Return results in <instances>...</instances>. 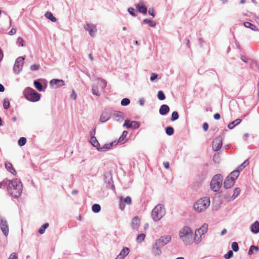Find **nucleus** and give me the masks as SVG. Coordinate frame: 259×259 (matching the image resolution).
<instances>
[{"instance_id":"37998d69","label":"nucleus","mask_w":259,"mask_h":259,"mask_svg":"<svg viewBox=\"0 0 259 259\" xmlns=\"http://www.w3.org/2000/svg\"><path fill=\"white\" fill-rule=\"evenodd\" d=\"M174 128L172 127H167L166 128V133L169 135L171 136L174 134Z\"/></svg>"},{"instance_id":"bb28decb","label":"nucleus","mask_w":259,"mask_h":259,"mask_svg":"<svg viewBox=\"0 0 259 259\" xmlns=\"http://www.w3.org/2000/svg\"><path fill=\"white\" fill-rule=\"evenodd\" d=\"M241 121V120L240 119H237L235 120L234 121H232L230 123H229L228 125V127L229 129L232 130L234 128V127L237 125H238L239 123H240Z\"/></svg>"},{"instance_id":"39448f33","label":"nucleus","mask_w":259,"mask_h":259,"mask_svg":"<svg viewBox=\"0 0 259 259\" xmlns=\"http://www.w3.org/2000/svg\"><path fill=\"white\" fill-rule=\"evenodd\" d=\"M223 177L220 174H217L213 176L210 182L211 190L214 192L218 191L222 185Z\"/></svg>"},{"instance_id":"aec40b11","label":"nucleus","mask_w":259,"mask_h":259,"mask_svg":"<svg viewBox=\"0 0 259 259\" xmlns=\"http://www.w3.org/2000/svg\"><path fill=\"white\" fill-rule=\"evenodd\" d=\"M235 181L227 177L224 182V187L227 188H230L233 186Z\"/></svg>"},{"instance_id":"3c124183","label":"nucleus","mask_w":259,"mask_h":259,"mask_svg":"<svg viewBox=\"0 0 259 259\" xmlns=\"http://www.w3.org/2000/svg\"><path fill=\"white\" fill-rule=\"evenodd\" d=\"M219 158H220V156H219V154H215L213 156V159L214 162L215 163H219Z\"/></svg>"},{"instance_id":"c85d7f7f","label":"nucleus","mask_w":259,"mask_h":259,"mask_svg":"<svg viewBox=\"0 0 259 259\" xmlns=\"http://www.w3.org/2000/svg\"><path fill=\"white\" fill-rule=\"evenodd\" d=\"M244 26L245 27L249 28L251 29L252 30H254V31H256L257 30L256 27L254 25L251 24L250 22H244Z\"/></svg>"},{"instance_id":"774afa93","label":"nucleus","mask_w":259,"mask_h":259,"mask_svg":"<svg viewBox=\"0 0 259 259\" xmlns=\"http://www.w3.org/2000/svg\"><path fill=\"white\" fill-rule=\"evenodd\" d=\"M77 191L76 190H74L72 192V194L73 195L76 194L77 193Z\"/></svg>"},{"instance_id":"423d86ee","label":"nucleus","mask_w":259,"mask_h":259,"mask_svg":"<svg viewBox=\"0 0 259 259\" xmlns=\"http://www.w3.org/2000/svg\"><path fill=\"white\" fill-rule=\"evenodd\" d=\"M106 85V81L101 79H98L96 83L94 85L93 87V94L97 96H99L100 93L104 91Z\"/></svg>"},{"instance_id":"c756f323","label":"nucleus","mask_w":259,"mask_h":259,"mask_svg":"<svg viewBox=\"0 0 259 259\" xmlns=\"http://www.w3.org/2000/svg\"><path fill=\"white\" fill-rule=\"evenodd\" d=\"M91 142L94 147L97 148L98 149H100L99 147L100 144L95 137H93L91 138Z\"/></svg>"},{"instance_id":"49530a36","label":"nucleus","mask_w":259,"mask_h":259,"mask_svg":"<svg viewBox=\"0 0 259 259\" xmlns=\"http://www.w3.org/2000/svg\"><path fill=\"white\" fill-rule=\"evenodd\" d=\"M40 68L39 65L33 64L30 66V69L32 71L38 70Z\"/></svg>"},{"instance_id":"c9c22d12","label":"nucleus","mask_w":259,"mask_h":259,"mask_svg":"<svg viewBox=\"0 0 259 259\" xmlns=\"http://www.w3.org/2000/svg\"><path fill=\"white\" fill-rule=\"evenodd\" d=\"M3 107L4 109H8L10 107V102L8 99H5L3 102Z\"/></svg>"},{"instance_id":"f257e3e1","label":"nucleus","mask_w":259,"mask_h":259,"mask_svg":"<svg viewBox=\"0 0 259 259\" xmlns=\"http://www.w3.org/2000/svg\"><path fill=\"white\" fill-rule=\"evenodd\" d=\"M3 184H5L9 193L12 196L17 198L20 196L22 191V185L18 179L10 181L5 179L3 181Z\"/></svg>"},{"instance_id":"c03bdc74","label":"nucleus","mask_w":259,"mask_h":259,"mask_svg":"<svg viewBox=\"0 0 259 259\" xmlns=\"http://www.w3.org/2000/svg\"><path fill=\"white\" fill-rule=\"evenodd\" d=\"M179 118V114L177 111H174L172 112L171 115V120L174 121L178 119Z\"/></svg>"},{"instance_id":"8fccbe9b","label":"nucleus","mask_w":259,"mask_h":259,"mask_svg":"<svg viewBox=\"0 0 259 259\" xmlns=\"http://www.w3.org/2000/svg\"><path fill=\"white\" fill-rule=\"evenodd\" d=\"M128 12H129V13L132 15L133 16H136V13H135V10L134 8H128Z\"/></svg>"},{"instance_id":"7c9ffc66","label":"nucleus","mask_w":259,"mask_h":259,"mask_svg":"<svg viewBox=\"0 0 259 259\" xmlns=\"http://www.w3.org/2000/svg\"><path fill=\"white\" fill-rule=\"evenodd\" d=\"M34 85L38 91L41 92L43 91L42 86L39 81L35 80L34 81Z\"/></svg>"},{"instance_id":"e433bc0d","label":"nucleus","mask_w":259,"mask_h":259,"mask_svg":"<svg viewBox=\"0 0 259 259\" xmlns=\"http://www.w3.org/2000/svg\"><path fill=\"white\" fill-rule=\"evenodd\" d=\"M109 119V117L107 114H103L100 117V121L101 122H104L108 120Z\"/></svg>"},{"instance_id":"4d7b16f0","label":"nucleus","mask_w":259,"mask_h":259,"mask_svg":"<svg viewBox=\"0 0 259 259\" xmlns=\"http://www.w3.org/2000/svg\"><path fill=\"white\" fill-rule=\"evenodd\" d=\"M213 118L215 120H219L221 118V115L219 113H215L213 115Z\"/></svg>"},{"instance_id":"603ef678","label":"nucleus","mask_w":259,"mask_h":259,"mask_svg":"<svg viewBox=\"0 0 259 259\" xmlns=\"http://www.w3.org/2000/svg\"><path fill=\"white\" fill-rule=\"evenodd\" d=\"M8 259H18V257L15 253H12L10 254Z\"/></svg>"},{"instance_id":"b1692460","label":"nucleus","mask_w":259,"mask_h":259,"mask_svg":"<svg viewBox=\"0 0 259 259\" xmlns=\"http://www.w3.org/2000/svg\"><path fill=\"white\" fill-rule=\"evenodd\" d=\"M169 108L167 105H162L159 109V113L161 115H165L169 112Z\"/></svg>"},{"instance_id":"09e8293b","label":"nucleus","mask_w":259,"mask_h":259,"mask_svg":"<svg viewBox=\"0 0 259 259\" xmlns=\"http://www.w3.org/2000/svg\"><path fill=\"white\" fill-rule=\"evenodd\" d=\"M24 42V40L22 38H21V37L18 38L17 43L19 46L23 47L24 46V45H23Z\"/></svg>"},{"instance_id":"20e7f679","label":"nucleus","mask_w":259,"mask_h":259,"mask_svg":"<svg viewBox=\"0 0 259 259\" xmlns=\"http://www.w3.org/2000/svg\"><path fill=\"white\" fill-rule=\"evenodd\" d=\"M24 95L26 99L30 102H37L40 99V95L30 88H27L24 90Z\"/></svg>"},{"instance_id":"cd10ccee","label":"nucleus","mask_w":259,"mask_h":259,"mask_svg":"<svg viewBox=\"0 0 259 259\" xmlns=\"http://www.w3.org/2000/svg\"><path fill=\"white\" fill-rule=\"evenodd\" d=\"M45 16L48 19L51 20L53 22H55L57 21V19L53 15L52 13L50 12H47Z\"/></svg>"},{"instance_id":"69168bd1","label":"nucleus","mask_w":259,"mask_h":259,"mask_svg":"<svg viewBox=\"0 0 259 259\" xmlns=\"http://www.w3.org/2000/svg\"><path fill=\"white\" fill-rule=\"evenodd\" d=\"M241 59H242V61H243L245 62H247V59L245 57H244V56L242 57H241Z\"/></svg>"},{"instance_id":"a878e982","label":"nucleus","mask_w":259,"mask_h":259,"mask_svg":"<svg viewBox=\"0 0 259 259\" xmlns=\"http://www.w3.org/2000/svg\"><path fill=\"white\" fill-rule=\"evenodd\" d=\"M239 175V170H236L232 171L228 177L235 181V180L238 177Z\"/></svg>"},{"instance_id":"393cba45","label":"nucleus","mask_w":259,"mask_h":259,"mask_svg":"<svg viewBox=\"0 0 259 259\" xmlns=\"http://www.w3.org/2000/svg\"><path fill=\"white\" fill-rule=\"evenodd\" d=\"M117 143L116 141L111 142L109 144H105L104 146L100 148V150L103 151H105L107 150L110 149L113 145H116Z\"/></svg>"},{"instance_id":"4468645a","label":"nucleus","mask_w":259,"mask_h":259,"mask_svg":"<svg viewBox=\"0 0 259 259\" xmlns=\"http://www.w3.org/2000/svg\"><path fill=\"white\" fill-rule=\"evenodd\" d=\"M84 29L89 31L92 36H94L97 32V28L95 25L91 24H86L84 25Z\"/></svg>"},{"instance_id":"2eb2a0df","label":"nucleus","mask_w":259,"mask_h":259,"mask_svg":"<svg viewBox=\"0 0 259 259\" xmlns=\"http://www.w3.org/2000/svg\"><path fill=\"white\" fill-rule=\"evenodd\" d=\"M0 226L3 233L6 236H7L9 233V228L7 221L5 220H2Z\"/></svg>"},{"instance_id":"79ce46f5","label":"nucleus","mask_w":259,"mask_h":259,"mask_svg":"<svg viewBox=\"0 0 259 259\" xmlns=\"http://www.w3.org/2000/svg\"><path fill=\"white\" fill-rule=\"evenodd\" d=\"M258 248L257 247L254 246V245H251L249 248V251H248V254H251L253 253V250L257 251H258Z\"/></svg>"},{"instance_id":"e2e57ef3","label":"nucleus","mask_w":259,"mask_h":259,"mask_svg":"<svg viewBox=\"0 0 259 259\" xmlns=\"http://www.w3.org/2000/svg\"><path fill=\"white\" fill-rule=\"evenodd\" d=\"M139 103L141 106L144 105V100L143 99H141L139 100Z\"/></svg>"},{"instance_id":"052dcab7","label":"nucleus","mask_w":259,"mask_h":259,"mask_svg":"<svg viewBox=\"0 0 259 259\" xmlns=\"http://www.w3.org/2000/svg\"><path fill=\"white\" fill-rule=\"evenodd\" d=\"M16 33V29L15 28H12L9 32V34L13 35Z\"/></svg>"},{"instance_id":"ddd939ff","label":"nucleus","mask_w":259,"mask_h":259,"mask_svg":"<svg viewBox=\"0 0 259 259\" xmlns=\"http://www.w3.org/2000/svg\"><path fill=\"white\" fill-rule=\"evenodd\" d=\"M123 126L127 128H131L133 129H136L139 127L140 124L138 122L136 121H130V120H126L123 124Z\"/></svg>"},{"instance_id":"a18cd8bd","label":"nucleus","mask_w":259,"mask_h":259,"mask_svg":"<svg viewBox=\"0 0 259 259\" xmlns=\"http://www.w3.org/2000/svg\"><path fill=\"white\" fill-rule=\"evenodd\" d=\"M233 255V253L232 250H229L227 254L224 255V257L226 259H229Z\"/></svg>"},{"instance_id":"9d476101","label":"nucleus","mask_w":259,"mask_h":259,"mask_svg":"<svg viewBox=\"0 0 259 259\" xmlns=\"http://www.w3.org/2000/svg\"><path fill=\"white\" fill-rule=\"evenodd\" d=\"M132 198L130 196H127L124 198L122 196L119 197V207L121 210H123L125 207V204L130 205L132 203Z\"/></svg>"},{"instance_id":"2f4dec72","label":"nucleus","mask_w":259,"mask_h":259,"mask_svg":"<svg viewBox=\"0 0 259 259\" xmlns=\"http://www.w3.org/2000/svg\"><path fill=\"white\" fill-rule=\"evenodd\" d=\"M143 22L148 24L150 26L154 27L156 26V23L153 21L146 19L143 20Z\"/></svg>"},{"instance_id":"4c0bfd02","label":"nucleus","mask_w":259,"mask_h":259,"mask_svg":"<svg viewBox=\"0 0 259 259\" xmlns=\"http://www.w3.org/2000/svg\"><path fill=\"white\" fill-rule=\"evenodd\" d=\"M26 139L24 137H21L18 140V144L20 146H22L26 144Z\"/></svg>"},{"instance_id":"7ed1b4c3","label":"nucleus","mask_w":259,"mask_h":259,"mask_svg":"<svg viewBox=\"0 0 259 259\" xmlns=\"http://www.w3.org/2000/svg\"><path fill=\"white\" fill-rule=\"evenodd\" d=\"M210 205V200L208 197H205L199 199L194 204L195 210L198 212L204 211Z\"/></svg>"},{"instance_id":"a19ab883","label":"nucleus","mask_w":259,"mask_h":259,"mask_svg":"<svg viewBox=\"0 0 259 259\" xmlns=\"http://www.w3.org/2000/svg\"><path fill=\"white\" fill-rule=\"evenodd\" d=\"M231 247L235 252L237 251L239 249L238 244L236 242H234L232 243Z\"/></svg>"},{"instance_id":"dca6fc26","label":"nucleus","mask_w":259,"mask_h":259,"mask_svg":"<svg viewBox=\"0 0 259 259\" xmlns=\"http://www.w3.org/2000/svg\"><path fill=\"white\" fill-rule=\"evenodd\" d=\"M129 252L130 249L128 247H123L115 259H124L128 254Z\"/></svg>"},{"instance_id":"a211bd4d","label":"nucleus","mask_w":259,"mask_h":259,"mask_svg":"<svg viewBox=\"0 0 259 259\" xmlns=\"http://www.w3.org/2000/svg\"><path fill=\"white\" fill-rule=\"evenodd\" d=\"M162 246H160L159 245H158L157 244V242H155V243L153 244L152 249V253L155 255H159L161 253V251L160 249V248Z\"/></svg>"},{"instance_id":"6ab92c4d","label":"nucleus","mask_w":259,"mask_h":259,"mask_svg":"<svg viewBox=\"0 0 259 259\" xmlns=\"http://www.w3.org/2000/svg\"><path fill=\"white\" fill-rule=\"evenodd\" d=\"M137 10L142 14L145 15L147 13V9L143 2L139 3L136 7Z\"/></svg>"},{"instance_id":"4be33fe9","label":"nucleus","mask_w":259,"mask_h":259,"mask_svg":"<svg viewBox=\"0 0 259 259\" xmlns=\"http://www.w3.org/2000/svg\"><path fill=\"white\" fill-rule=\"evenodd\" d=\"M251 231L254 234L259 232V222L255 221L250 227Z\"/></svg>"},{"instance_id":"58836bf2","label":"nucleus","mask_w":259,"mask_h":259,"mask_svg":"<svg viewBox=\"0 0 259 259\" xmlns=\"http://www.w3.org/2000/svg\"><path fill=\"white\" fill-rule=\"evenodd\" d=\"M157 97L160 100H163L165 99V97L162 91H160L158 92L157 94Z\"/></svg>"},{"instance_id":"9b49d317","label":"nucleus","mask_w":259,"mask_h":259,"mask_svg":"<svg viewBox=\"0 0 259 259\" xmlns=\"http://www.w3.org/2000/svg\"><path fill=\"white\" fill-rule=\"evenodd\" d=\"M171 240V236L170 235H166L162 236L159 239L157 240L156 242L158 245H159L160 246H163L169 243Z\"/></svg>"},{"instance_id":"1a4fd4ad","label":"nucleus","mask_w":259,"mask_h":259,"mask_svg":"<svg viewBox=\"0 0 259 259\" xmlns=\"http://www.w3.org/2000/svg\"><path fill=\"white\" fill-rule=\"evenodd\" d=\"M24 59L23 57H18L16 59L13 67L14 71L15 73H18L22 69L24 64Z\"/></svg>"},{"instance_id":"f03ea898","label":"nucleus","mask_w":259,"mask_h":259,"mask_svg":"<svg viewBox=\"0 0 259 259\" xmlns=\"http://www.w3.org/2000/svg\"><path fill=\"white\" fill-rule=\"evenodd\" d=\"M193 232L191 228L188 226L184 227L179 232L180 238L186 244H189L192 240Z\"/></svg>"},{"instance_id":"5701e85b","label":"nucleus","mask_w":259,"mask_h":259,"mask_svg":"<svg viewBox=\"0 0 259 259\" xmlns=\"http://www.w3.org/2000/svg\"><path fill=\"white\" fill-rule=\"evenodd\" d=\"M140 220L139 218L138 217H134L132 223V227L134 229H137L140 226Z\"/></svg>"},{"instance_id":"de8ad7c7","label":"nucleus","mask_w":259,"mask_h":259,"mask_svg":"<svg viewBox=\"0 0 259 259\" xmlns=\"http://www.w3.org/2000/svg\"><path fill=\"white\" fill-rule=\"evenodd\" d=\"M240 192V190L239 188L235 189L234 190V194L232 196L234 197V198H235L239 194Z\"/></svg>"},{"instance_id":"412c9836","label":"nucleus","mask_w":259,"mask_h":259,"mask_svg":"<svg viewBox=\"0 0 259 259\" xmlns=\"http://www.w3.org/2000/svg\"><path fill=\"white\" fill-rule=\"evenodd\" d=\"M5 167L9 172H10L14 176L16 175L17 172L15 169L13 168V166L11 163L9 162H6L5 163Z\"/></svg>"},{"instance_id":"ea45409f","label":"nucleus","mask_w":259,"mask_h":259,"mask_svg":"<svg viewBox=\"0 0 259 259\" xmlns=\"http://www.w3.org/2000/svg\"><path fill=\"white\" fill-rule=\"evenodd\" d=\"M130 103V100L128 98H124L121 101L122 106H127Z\"/></svg>"},{"instance_id":"0eeeda50","label":"nucleus","mask_w":259,"mask_h":259,"mask_svg":"<svg viewBox=\"0 0 259 259\" xmlns=\"http://www.w3.org/2000/svg\"><path fill=\"white\" fill-rule=\"evenodd\" d=\"M165 214V209L163 205H157L153 209L152 217L155 221L159 220Z\"/></svg>"},{"instance_id":"72a5a7b5","label":"nucleus","mask_w":259,"mask_h":259,"mask_svg":"<svg viewBox=\"0 0 259 259\" xmlns=\"http://www.w3.org/2000/svg\"><path fill=\"white\" fill-rule=\"evenodd\" d=\"M145 235L144 234H140L138 235L136 240L137 242L141 243L143 241H144L145 238Z\"/></svg>"},{"instance_id":"13d9d810","label":"nucleus","mask_w":259,"mask_h":259,"mask_svg":"<svg viewBox=\"0 0 259 259\" xmlns=\"http://www.w3.org/2000/svg\"><path fill=\"white\" fill-rule=\"evenodd\" d=\"M157 77V75L155 73H152L151 76V77H150V80L151 81H153L154 79H155Z\"/></svg>"},{"instance_id":"6e6d98bb","label":"nucleus","mask_w":259,"mask_h":259,"mask_svg":"<svg viewBox=\"0 0 259 259\" xmlns=\"http://www.w3.org/2000/svg\"><path fill=\"white\" fill-rule=\"evenodd\" d=\"M248 163H249V162H247V160L245 161H244L242 164H241L240 165V166H239V168H240V169H243V168H245V166H246V165H245V164L246 163L247 164H248Z\"/></svg>"},{"instance_id":"f3484780","label":"nucleus","mask_w":259,"mask_h":259,"mask_svg":"<svg viewBox=\"0 0 259 259\" xmlns=\"http://www.w3.org/2000/svg\"><path fill=\"white\" fill-rule=\"evenodd\" d=\"M50 84L55 88H58L63 86L64 81L62 79H53L50 81Z\"/></svg>"},{"instance_id":"f8f14e48","label":"nucleus","mask_w":259,"mask_h":259,"mask_svg":"<svg viewBox=\"0 0 259 259\" xmlns=\"http://www.w3.org/2000/svg\"><path fill=\"white\" fill-rule=\"evenodd\" d=\"M222 146V139L220 136L217 137L212 142V148L213 150L217 151Z\"/></svg>"},{"instance_id":"5fc2aeb1","label":"nucleus","mask_w":259,"mask_h":259,"mask_svg":"<svg viewBox=\"0 0 259 259\" xmlns=\"http://www.w3.org/2000/svg\"><path fill=\"white\" fill-rule=\"evenodd\" d=\"M148 13L153 17L155 16L154 10L153 8L149 9Z\"/></svg>"},{"instance_id":"bf43d9fd","label":"nucleus","mask_w":259,"mask_h":259,"mask_svg":"<svg viewBox=\"0 0 259 259\" xmlns=\"http://www.w3.org/2000/svg\"><path fill=\"white\" fill-rule=\"evenodd\" d=\"M208 128V124L206 122H204L203 124V128L204 131H207Z\"/></svg>"},{"instance_id":"864d4df0","label":"nucleus","mask_w":259,"mask_h":259,"mask_svg":"<svg viewBox=\"0 0 259 259\" xmlns=\"http://www.w3.org/2000/svg\"><path fill=\"white\" fill-rule=\"evenodd\" d=\"M127 134H128L127 132L123 131L122 133V136L119 138V140H120L121 139H122V140H123V139L127 136Z\"/></svg>"},{"instance_id":"6e6552de","label":"nucleus","mask_w":259,"mask_h":259,"mask_svg":"<svg viewBox=\"0 0 259 259\" xmlns=\"http://www.w3.org/2000/svg\"><path fill=\"white\" fill-rule=\"evenodd\" d=\"M207 230L208 225L204 224L200 228L195 231L194 240L196 243L198 244L200 242L202 236L207 232Z\"/></svg>"},{"instance_id":"680f3d73","label":"nucleus","mask_w":259,"mask_h":259,"mask_svg":"<svg viewBox=\"0 0 259 259\" xmlns=\"http://www.w3.org/2000/svg\"><path fill=\"white\" fill-rule=\"evenodd\" d=\"M164 166L165 168L168 169L169 167V164L168 162H165L163 163Z\"/></svg>"},{"instance_id":"473e14b6","label":"nucleus","mask_w":259,"mask_h":259,"mask_svg":"<svg viewBox=\"0 0 259 259\" xmlns=\"http://www.w3.org/2000/svg\"><path fill=\"white\" fill-rule=\"evenodd\" d=\"M49 227V224L48 223H46L45 224H44L41 227V228L39 229V230H38V232L39 234H42L44 233L46 229Z\"/></svg>"},{"instance_id":"338daca9","label":"nucleus","mask_w":259,"mask_h":259,"mask_svg":"<svg viewBox=\"0 0 259 259\" xmlns=\"http://www.w3.org/2000/svg\"><path fill=\"white\" fill-rule=\"evenodd\" d=\"M226 232H227L226 229H224L222 231L221 235H224V234H225L226 233Z\"/></svg>"},{"instance_id":"0e129e2a","label":"nucleus","mask_w":259,"mask_h":259,"mask_svg":"<svg viewBox=\"0 0 259 259\" xmlns=\"http://www.w3.org/2000/svg\"><path fill=\"white\" fill-rule=\"evenodd\" d=\"M4 91H5V88L2 84L0 83V92H3Z\"/></svg>"},{"instance_id":"f704fd0d","label":"nucleus","mask_w":259,"mask_h":259,"mask_svg":"<svg viewBox=\"0 0 259 259\" xmlns=\"http://www.w3.org/2000/svg\"><path fill=\"white\" fill-rule=\"evenodd\" d=\"M101 210V207L100 205L95 204L92 206V210L95 212H98Z\"/></svg>"}]
</instances>
